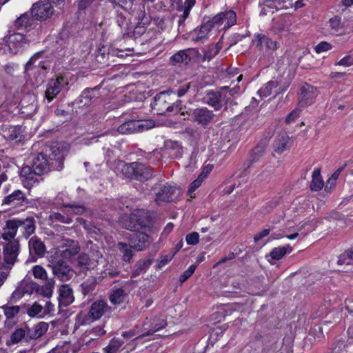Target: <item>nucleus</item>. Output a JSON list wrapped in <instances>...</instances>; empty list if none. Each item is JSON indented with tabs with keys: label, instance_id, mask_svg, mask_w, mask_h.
Returning <instances> with one entry per match:
<instances>
[{
	"label": "nucleus",
	"instance_id": "45",
	"mask_svg": "<svg viewBox=\"0 0 353 353\" xmlns=\"http://www.w3.org/2000/svg\"><path fill=\"white\" fill-rule=\"evenodd\" d=\"M136 19L138 21L137 26L145 27L150 22V17L147 16L145 11V6H142L136 11Z\"/></svg>",
	"mask_w": 353,
	"mask_h": 353
},
{
	"label": "nucleus",
	"instance_id": "16",
	"mask_svg": "<svg viewBox=\"0 0 353 353\" xmlns=\"http://www.w3.org/2000/svg\"><path fill=\"white\" fill-rule=\"evenodd\" d=\"M319 92L316 88L310 84L305 83L300 89L299 105L306 107L314 103Z\"/></svg>",
	"mask_w": 353,
	"mask_h": 353
},
{
	"label": "nucleus",
	"instance_id": "43",
	"mask_svg": "<svg viewBox=\"0 0 353 353\" xmlns=\"http://www.w3.org/2000/svg\"><path fill=\"white\" fill-rule=\"evenodd\" d=\"M352 303V301L350 299L345 301V308L348 311L346 320L350 323L347 332L350 338H353V305Z\"/></svg>",
	"mask_w": 353,
	"mask_h": 353
},
{
	"label": "nucleus",
	"instance_id": "55",
	"mask_svg": "<svg viewBox=\"0 0 353 353\" xmlns=\"http://www.w3.org/2000/svg\"><path fill=\"white\" fill-rule=\"evenodd\" d=\"M196 0H185L184 7L181 8L183 14L179 16L183 19H186L189 15L192 8L194 6Z\"/></svg>",
	"mask_w": 353,
	"mask_h": 353
},
{
	"label": "nucleus",
	"instance_id": "49",
	"mask_svg": "<svg viewBox=\"0 0 353 353\" xmlns=\"http://www.w3.org/2000/svg\"><path fill=\"white\" fill-rule=\"evenodd\" d=\"M80 248L75 241H68L67 248L63 251L64 256L72 257L79 252Z\"/></svg>",
	"mask_w": 353,
	"mask_h": 353
},
{
	"label": "nucleus",
	"instance_id": "31",
	"mask_svg": "<svg viewBox=\"0 0 353 353\" xmlns=\"http://www.w3.org/2000/svg\"><path fill=\"white\" fill-rule=\"evenodd\" d=\"M76 263L77 268H79L81 272L93 269L96 266V262L92 261L88 254L85 253H81L78 256Z\"/></svg>",
	"mask_w": 353,
	"mask_h": 353
},
{
	"label": "nucleus",
	"instance_id": "23",
	"mask_svg": "<svg viewBox=\"0 0 353 353\" xmlns=\"http://www.w3.org/2000/svg\"><path fill=\"white\" fill-rule=\"evenodd\" d=\"M18 225L22 231L23 235L28 238L35 232L36 221L33 216H27L26 219H17Z\"/></svg>",
	"mask_w": 353,
	"mask_h": 353
},
{
	"label": "nucleus",
	"instance_id": "21",
	"mask_svg": "<svg viewBox=\"0 0 353 353\" xmlns=\"http://www.w3.org/2000/svg\"><path fill=\"white\" fill-rule=\"evenodd\" d=\"M152 241L150 236L145 232H135L130 235L129 238V244L133 249L137 251H142L146 247V243Z\"/></svg>",
	"mask_w": 353,
	"mask_h": 353
},
{
	"label": "nucleus",
	"instance_id": "47",
	"mask_svg": "<svg viewBox=\"0 0 353 353\" xmlns=\"http://www.w3.org/2000/svg\"><path fill=\"white\" fill-rule=\"evenodd\" d=\"M265 146L263 144L257 145L252 151L249 161L250 163H254L259 161L263 156Z\"/></svg>",
	"mask_w": 353,
	"mask_h": 353
},
{
	"label": "nucleus",
	"instance_id": "40",
	"mask_svg": "<svg viewBox=\"0 0 353 353\" xmlns=\"http://www.w3.org/2000/svg\"><path fill=\"white\" fill-rule=\"evenodd\" d=\"M312 179L310 185L312 191H319L323 187V181L319 169H316L312 172Z\"/></svg>",
	"mask_w": 353,
	"mask_h": 353
},
{
	"label": "nucleus",
	"instance_id": "39",
	"mask_svg": "<svg viewBox=\"0 0 353 353\" xmlns=\"http://www.w3.org/2000/svg\"><path fill=\"white\" fill-rule=\"evenodd\" d=\"M288 142L289 137L286 134H279L274 141V151L279 154L282 153L287 149Z\"/></svg>",
	"mask_w": 353,
	"mask_h": 353
},
{
	"label": "nucleus",
	"instance_id": "37",
	"mask_svg": "<svg viewBox=\"0 0 353 353\" xmlns=\"http://www.w3.org/2000/svg\"><path fill=\"white\" fill-rule=\"evenodd\" d=\"M117 248L121 254L122 261L125 263H130L134 253L132 252V247L130 245L127 244L124 242H119L117 243Z\"/></svg>",
	"mask_w": 353,
	"mask_h": 353
},
{
	"label": "nucleus",
	"instance_id": "9",
	"mask_svg": "<svg viewBox=\"0 0 353 353\" xmlns=\"http://www.w3.org/2000/svg\"><path fill=\"white\" fill-rule=\"evenodd\" d=\"M152 190L155 195L154 200L157 203H170L173 201L179 190L175 185L160 181L153 185Z\"/></svg>",
	"mask_w": 353,
	"mask_h": 353
},
{
	"label": "nucleus",
	"instance_id": "18",
	"mask_svg": "<svg viewBox=\"0 0 353 353\" xmlns=\"http://www.w3.org/2000/svg\"><path fill=\"white\" fill-rule=\"evenodd\" d=\"M26 39L22 33H14L7 38L6 45L10 53L16 54L24 49Z\"/></svg>",
	"mask_w": 353,
	"mask_h": 353
},
{
	"label": "nucleus",
	"instance_id": "13",
	"mask_svg": "<svg viewBox=\"0 0 353 353\" xmlns=\"http://www.w3.org/2000/svg\"><path fill=\"white\" fill-rule=\"evenodd\" d=\"M48 267L54 276L61 281H68L73 276V270L63 259L52 261Z\"/></svg>",
	"mask_w": 353,
	"mask_h": 353
},
{
	"label": "nucleus",
	"instance_id": "51",
	"mask_svg": "<svg viewBox=\"0 0 353 353\" xmlns=\"http://www.w3.org/2000/svg\"><path fill=\"white\" fill-rule=\"evenodd\" d=\"M219 52V48L217 47V46L215 45H211L207 47V48L205 50L202 61H210Z\"/></svg>",
	"mask_w": 353,
	"mask_h": 353
},
{
	"label": "nucleus",
	"instance_id": "59",
	"mask_svg": "<svg viewBox=\"0 0 353 353\" xmlns=\"http://www.w3.org/2000/svg\"><path fill=\"white\" fill-rule=\"evenodd\" d=\"M329 26L332 30L334 32H338L340 29L342 28L343 26L341 23V19L340 17L335 16L328 21Z\"/></svg>",
	"mask_w": 353,
	"mask_h": 353
},
{
	"label": "nucleus",
	"instance_id": "52",
	"mask_svg": "<svg viewBox=\"0 0 353 353\" xmlns=\"http://www.w3.org/2000/svg\"><path fill=\"white\" fill-rule=\"evenodd\" d=\"M49 219L52 222H59L65 224H70L72 222V219L70 216L61 214L59 212L52 213Z\"/></svg>",
	"mask_w": 353,
	"mask_h": 353
},
{
	"label": "nucleus",
	"instance_id": "58",
	"mask_svg": "<svg viewBox=\"0 0 353 353\" xmlns=\"http://www.w3.org/2000/svg\"><path fill=\"white\" fill-rule=\"evenodd\" d=\"M43 307L41 304L34 302L30 307L27 310V314L30 317H34L39 314L43 310Z\"/></svg>",
	"mask_w": 353,
	"mask_h": 353
},
{
	"label": "nucleus",
	"instance_id": "60",
	"mask_svg": "<svg viewBox=\"0 0 353 353\" xmlns=\"http://www.w3.org/2000/svg\"><path fill=\"white\" fill-rule=\"evenodd\" d=\"M204 181L203 179L201 176H198L196 179L193 181L188 188V194L190 195L192 198L194 197V196L192 195V194L194 192V191L201 186V183Z\"/></svg>",
	"mask_w": 353,
	"mask_h": 353
},
{
	"label": "nucleus",
	"instance_id": "5",
	"mask_svg": "<svg viewBox=\"0 0 353 353\" xmlns=\"http://www.w3.org/2000/svg\"><path fill=\"white\" fill-rule=\"evenodd\" d=\"M42 55V52H39L34 54L26 65V76L34 78L31 79L33 84H38L44 81L46 74L47 73V67L46 66V61H39Z\"/></svg>",
	"mask_w": 353,
	"mask_h": 353
},
{
	"label": "nucleus",
	"instance_id": "1",
	"mask_svg": "<svg viewBox=\"0 0 353 353\" xmlns=\"http://www.w3.org/2000/svg\"><path fill=\"white\" fill-rule=\"evenodd\" d=\"M65 152L57 145L46 150V153L37 154L32 159V169L38 176L50 170H60L63 167Z\"/></svg>",
	"mask_w": 353,
	"mask_h": 353
},
{
	"label": "nucleus",
	"instance_id": "27",
	"mask_svg": "<svg viewBox=\"0 0 353 353\" xmlns=\"http://www.w3.org/2000/svg\"><path fill=\"white\" fill-rule=\"evenodd\" d=\"M48 323L39 322L32 327H26V337L30 339H37L43 336L48 330Z\"/></svg>",
	"mask_w": 353,
	"mask_h": 353
},
{
	"label": "nucleus",
	"instance_id": "64",
	"mask_svg": "<svg viewBox=\"0 0 353 353\" xmlns=\"http://www.w3.org/2000/svg\"><path fill=\"white\" fill-rule=\"evenodd\" d=\"M332 49V45L327 41H321L314 48L315 52L320 54Z\"/></svg>",
	"mask_w": 353,
	"mask_h": 353
},
{
	"label": "nucleus",
	"instance_id": "50",
	"mask_svg": "<svg viewBox=\"0 0 353 353\" xmlns=\"http://www.w3.org/2000/svg\"><path fill=\"white\" fill-rule=\"evenodd\" d=\"M25 336H26V331L21 328L17 329L12 334L10 339L6 342V344L7 345L10 346L13 344L18 343Z\"/></svg>",
	"mask_w": 353,
	"mask_h": 353
},
{
	"label": "nucleus",
	"instance_id": "56",
	"mask_svg": "<svg viewBox=\"0 0 353 353\" xmlns=\"http://www.w3.org/2000/svg\"><path fill=\"white\" fill-rule=\"evenodd\" d=\"M279 222V220L272 221V224L268 226V228L263 230L261 232L257 233L254 236L255 242H258L263 238L267 236L270 232L274 228V224Z\"/></svg>",
	"mask_w": 353,
	"mask_h": 353
},
{
	"label": "nucleus",
	"instance_id": "28",
	"mask_svg": "<svg viewBox=\"0 0 353 353\" xmlns=\"http://www.w3.org/2000/svg\"><path fill=\"white\" fill-rule=\"evenodd\" d=\"M257 41L256 48L260 50H275L278 48L277 43L262 34L255 36Z\"/></svg>",
	"mask_w": 353,
	"mask_h": 353
},
{
	"label": "nucleus",
	"instance_id": "41",
	"mask_svg": "<svg viewBox=\"0 0 353 353\" xmlns=\"http://www.w3.org/2000/svg\"><path fill=\"white\" fill-rule=\"evenodd\" d=\"M292 250L290 245L282 247L274 248L270 253V256L273 260L281 259L287 253H290Z\"/></svg>",
	"mask_w": 353,
	"mask_h": 353
},
{
	"label": "nucleus",
	"instance_id": "44",
	"mask_svg": "<svg viewBox=\"0 0 353 353\" xmlns=\"http://www.w3.org/2000/svg\"><path fill=\"white\" fill-rule=\"evenodd\" d=\"M348 341H345L344 339H337L330 347L329 353H346Z\"/></svg>",
	"mask_w": 353,
	"mask_h": 353
},
{
	"label": "nucleus",
	"instance_id": "42",
	"mask_svg": "<svg viewBox=\"0 0 353 353\" xmlns=\"http://www.w3.org/2000/svg\"><path fill=\"white\" fill-rule=\"evenodd\" d=\"M337 264L346 266L353 265V246L340 254Z\"/></svg>",
	"mask_w": 353,
	"mask_h": 353
},
{
	"label": "nucleus",
	"instance_id": "19",
	"mask_svg": "<svg viewBox=\"0 0 353 353\" xmlns=\"http://www.w3.org/2000/svg\"><path fill=\"white\" fill-rule=\"evenodd\" d=\"M20 179L24 188L30 190L37 185L40 180L38 174L29 165L23 166L20 171Z\"/></svg>",
	"mask_w": 353,
	"mask_h": 353
},
{
	"label": "nucleus",
	"instance_id": "33",
	"mask_svg": "<svg viewBox=\"0 0 353 353\" xmlns=\"http://www.w3.org/2000/svg\"><path fill=\"white\" fill-rule=\"evenodd\" d=\"M189 52H190V49L177 52L170 57V63L173 65H176L177 64L187 65L191 61V57Z\"/></svg>",
	"mask_w": 353,
	"mask_h": 353
},
{
	"label": "nucleus",
	"instance_id": "46",
	"mask_svg": "<svg viewBox=\"0 0 353 353\" xmlns=\"http://www.w3.org/2000/svg\"><path fill=\"white\" fill-rule=\"evenodd\" d=\"M123 343L124 341L121 339L113 338L108 345L103 348V351L105 353H117Z\"/></svg>",
	"mask_w": 353,
	"mask_h": 353
},
{
	"label": "nucleus",
	"instance_id": "35",
	"mask_svg": "<svg viewBox=\"0 0 353 353\" xmlns=\"http://www.w3.org/2000/svg\"><path fill=\"white\" fill-rule=\"evenodd\" d=\"M15 164L10 159H5L0 161V183L8 180V174L10 170L14 169Z\"/></svg>",
	"mask_w": 353,
	"mask_h": 353
},
{
	"label": "nucleus",
	"instance_id": "57",
	"mask_svg": "<svg viewBox=\"0 0 353 353\" xmlns=\"http://www.w3.org/2000/svg\"><path fill=\"white\" fill-rule=\"evenodd\" d=\"M17 219H9L6 222L3 230L10 231L14 234L17 235V230L19 228Z\"/></svg>",
	"mask_w": 353,
	"mask_h": 353
},
{
	"label": "nucleus",
	"instance_id": "11",
	"mask_svg": "<svg viewBox=\"0 0 353 353\" xmlns=\"http://www.w3.org/2000/svg\"><path fill=\"white\" fill-rule=\"evenodd\" d=\"M154 125V122L150 120H130L120 125L117 131L123 134H132L148 130Z\"/></svg>",
	"mask_w": 353,
	"mask_h": 353
},
{
	"label": "nucleus",
	"instance_id": "38",
	"mask_svg": "<svg viewBox=\"0 0 353 353\" xmlns=\"http://www.w3.org/2000/svg\"><path fill=\"white\" fill-rule=\"evenodd\" d=\"M31 288L35 289L36 293L44 297L50 298L53 292V285L48 283L43 285H39L36 283H31Z\"/></svg>",
	"mask_w": 353,
	"mask_h": 353
},
{
	"label": "nucleus",
	"instance_id": "25",
	"mask_svg": "<svg viewBox=\"0 0 353 353\" xmlns=\"http://www.w3.org/2000/svg\"><path fill=\"white\" fill-rule=\"evenodd\" d=\"M212 29V25L208 23L204 18L200 27L194 29L192 40L195 42L203 43L208 39V34Z\"/></svg>",
	"mask_w": 353,
	"mask_h": 353
},
{
	"label": "nucleus",
	"instance_id": "22",
	"mask_svg": "<svg viewBox=\"0 0 353 353\" xmlns=\"http://www.w3.org/2000/svg\"><path fill=\"white\" fill-rule=\"evenodd\" d=\"M99 97L98 87L85 89L81 94L75 100V103L79 106L88 105L95 101Z\"/></svg>",
	"mask_w": 353,
	"mask_h": 353
},
{
	"label": "nucleus",
	"instance_id": "10",
	"mask_svg": "<svg viewBox=\"0 0 353 353\" xmlns=\"http://www.w3.org/2000/svg\"><path fill=\"white\" fill-rule=\"evenodd\" d=\"M152 217L148 210H138L131 214L129 217V224L126 228L131 231H138L141 229L150 228L152 225Z\"/></svg>",
	"mask_w": 353,
	"mask_h": 353
},
{
	"label": "nucleus",
	"instance_id": "20",
	"mask_svg": "<svg viewBox=\"0 0 353 353\" xmlns=\"http://www.w3.org/2000/svg\"><path fill=\"white\" fill-rule=\"evenodd\" d=\"M30 261H36L38 258L43 257L46 252L44 243L37 236L32 237L28 243Z\"/></svg>",
	"mask_w": 353,
	"mask_h": 353
},
{
	"label": "nucleus",
	"instance_id": "54",
	"mask_svg": "<svg viewBox=\"0 0 353 353\" xmlns=\"http://www.w3.org/2000/svg\"><path fill=\"white\" fill-rule=\"evenodd\" d=\"M1 308L3 310L4 314L8 319H12L20 310V307L18 305L8 306L7 305H3Z\"/></svg>",
	"mask_w": 353,
	"mask_h": 353
},
{
	"label": "nucleus",
	"instance_id": "29",
	"mask_svg": "<svg viewBox=\"0 0 353 353\" xmlns=\"http://www.w3.org/2000/svg\"><path fill=\"white\" fill-rule=\"evenodd\" d=\"M59 291V299L61 304L67 306L74 301L72 289L68 285H62Z\"/></svg>",
	"mask_w": 353,
	"mask_h": 353
},
{
	"label": "nucleus",
	"instance_id": "8",
	"mask_svg": "<svg viewBox=\"0 0 353 353\" xmlns=\"http://www.w3.org/2000/svg\"><path fill=\"white\" fill-rule=\"evenodd\" d=\"M20 252V244L19 241L6 242L3 245L2 268L9 272L18 260Z\"/></svg>",
	"mask_w": 353,
	"mask_h": 353
},
{
	"label": "nucleus",
	"instance_id": "3",
	"mask_svg": "<svg viewBox=\"0 0 353 353\" xmlns=\"http://www.w3.org/2000/svg\"><path fill=\"white\" fill-rule=\"evenodd\" d=\"M234 93V90H230L228 86L216 90H208L203 97V102L213 108L215 111L220 110L223 107L227 110L229 100Z\"/></svg>",
	"mask_w": 353,
	"mask_h": 353
},
{
	"label": "nucleus",
	"instance_id": "12",
	"mask_svg": "<svg viewBox=\"0 0 353 353\" xmlns=\"http://www.w3.org/2000/svg\"><path fill=\"white\" fill-rule=\"evenodd\" d=\"M189 115L191 117L192 121L204 128L210 125L215 117L213 111L206 107H201L191 110Z\"/></svg>",
	"mask_w": 353,
	"mask_h": 353
},
{
	"label": "nucleus",
	"instance_id": "15",
	"mask_svg": "<svg viewBox=\"0 0 353 353\" xmlns=\"http://www.w3.org/2000/svg\"><path fill=\"white\" fill-rule=\"evenodd\" d=\"M30 12L35 21H42L50 18L53 14L54 10L49 1L40 0L32 5Z\"/></svg>",
	"mask_w": 353,
	"mask_h": 353
},
{
	"label": "nucleus",
	"instance_id": "14",
	"mask_svg": "<svg viewBox=\"0 0 353 353\" xmlns=\"http://www.w3.org/2000/svg\"><path fill=\"white\" fill-rule=\"evenodd\" d=\"M205 20L212 25V28L215 26L219 27L224 24L223 29L227 30L236 23V13L230 10L219 12L212 19L207 18Z\"/></svg>",
	"mask_w": 353,
	"mask_h": 353
},
{
	"label": "nucleus",
	"instance_id": "36",
	"mask_svg": "<svg viewBox=\"0 0 353 353\" xmlns=\"http://www.w3.org/2000/svg\"><path fill=\"white\" fill-rule=\"evenodd\" d=\"M278 82L276 81H270L263 87L259 90L258 93L261 97H267L272 94H274V97L283 92L276 90Z\"/></svg>",
	"mask_w": 353,
	"mask_h": 353
},
{
	"label": "nucleus",
	"instance_id": "17",
	"mask_svg": "<svg viewBox=\"0 0 353 353\" xmlns=\"http://www.w3.org/2000/svg\"><path fill=\"white\" fill-rule=\"evenodd\" d=\"M65 81L63 77H58L56 79H51L46 85L45 98L48 102H51L61 91Z\"/></svg>",
	"mask_w": 353,
	"mask_h": 353
},
{
	"label": "nucleus",
	"instance_id": "7",
	"mask_svg": "<svg viewBox=\"0 0 353 353\" xmlns=\"http://www.w3.org/2000/svg\"><path fill=\"white\" fill-rule=\"evenodd\" d=\"M122 172L128 177L139 181H148L153 176V170L150 166L138 162L125 164Z\"/></svg>",
	"mask_w": 353,
	"mask_h": 353
},
{
	"label": "nucleus",
	"instance_id": "53",
	"mask_svg": "<svg viewBox=\"0 0 353 353\" xmlns=\"http://www.w3.org/2000/svg\"><path fill=\"white\" fill-rule=\"evenodd\" d=\"M167 325V323L164 320H161L159 323L154 324L152 325L151 328L143 332L141 335L139 336V338H143L148 336H150L155 333L156 332L160 330L161 329L164 328Z\"/></svg>",
	"mask_w": 353,
	"mask_h": 353
},
{
	"label": "nucleus",
	"instance_id": "2",
	"mask_svg": "<svg viewBox=\"0 0 353 353\" xmlns=\"http://www.w3.org/2000/svg\"><path fill=\"white\" fill-rule=\"evenodd\" d=\"M175 92L172 90L161 92L155 95L150 103L152 110L158 115L177 114L182 110V101L175 100Z\"/></svg>",
	"mask_w": 353,
	"mask_h": 353
},
{
	"label": "nucleus",
	"instance_id": "30",
	"mask_svg": "<svg viewBox=\"0 0 353 353\" xmlns=\"http://www.w3.org/2000/svg\"><path fill=\"white\" fill-rule=\"evenodd\" d=\"M165 152L171 159H177L182 156L183 150L176 141H167L165 143Z\"/></svg>",
	"mask_w": 353,
	"mask_h": 353
},
{
	"label": "nucleus",
	"instance_id": "48",
	"mask_svg": "<svg viewBox=\"0 0 353 353\" xmlns=\"http://www.w3.org/2000/svg\"><path fill=\"white\" fill-rule=\"evenodd\" d=\"M97 285V279L92 277L86 279L81 285V292L84 296L93 292Z\"/></svg>",
	"mask_w": 353,
	"mask_h": 353
},
{
	"label": "nucleus",
	"instance_id": "24",
	"mask_svg": "<svg viewBox=\"0 0 353 353\" xmlns=\"http://www.w3.org/2000/svg\"><path fill=\"white\" fill-rule=\"evenodd\" d=\"M35 21L34 17L31 15V12L29 13L27 12L22 14L15 20L14 26L19 30L24 29L27 31H30L36 24Z\"/></svg>",
	"mask_w": 353,
	"mask_h": 353
},
{
	"label": "nucleus",
	"instance_id": "6",
	"mask_svg": "<svg viewBox=\"0 0 353 353\" xmlns=\"http://www.w3.org/2000/svg\"><path fill=\"white\" fill-rule=\"evenodd\" d=\"M30 203V200L23 191L15 190L3 199L0 203V212L20 208L24 210Z\"/></svg>",
	"mask_w": 353,
	"mask_h": 353
},
{
	"label": "nucleus",
	"instance_id": "26",
	"mask_svg": "<svg viewBox=\"0 0 353 353\" xmlns=\"http://www.w3.org/2000/svg\"><path fill=\"white\" fill-rule=\"evenodd\" d=\"M3 136L10 141H20L23 137V130L20 125H3L1 128Z\"/></svg>",
	"mask_w": 353,
	"mask_h": 353
},
{
	"label": "nucleus",
	"instance_id": "61",
	"mask_svg": "<svg viewBox=\"0 0 353 353\" xmlns=\"http://www.w3.org/2000/svg\"><path fill=\"white\" fill-rule=\"evenodd\" d=\"M32 273L35 278L45 279L47 277L46 270L41 265H35L32 268Z\"/></svg>",
	"mask_w": 353,
	"mask_h": 353
},
{
	"label": "nucleus",
	"instance_id": "4",
	"mask_svg": "<svg viewBox=\"0 0 353 353\" xmlns=\"http://www.w3.org/2000/svg\"><path fill=\"white\" fill-rule=\"evenodd\" d=\"M110 312L111 307L105 301L97 300L91 304L88 314L81 312L77 316V323L79 325H89Z\"/></svg>",
	"mask_w": 353,
	"mask_h": 353
},
{
	"label": "nucleus",
	"instance_id": "34",
	"mask_svg": "<svg viewBox=\"0 0 353 353\" xmlns=\"http://www.w3.org/2000/svg\"><path fill=\"white\" fill-rule=\"evenodd\" d=\"M128 296V293L122 288H113L110 290L109 300L113 305H120Z\"/></svg>",
	"mask_w": 353,
	"mask_h": 353
},
{
	"label": "nucleus",
	"instance_id": "63",
	"mask_svg": "<svg viewBox=\"0 0 353 353\" xmlns=\"http://www.w3.org/2000/svg\"><path fill=\"white\" fill-rule=\"evenodd\" d=\"M196 265L194 264L191 265L188 270H186L180 276L179 281L180 283H184L186 281L194 272L196 270Z\"/></svg>",
	"mask_w": 353,
	"mask_h": 353
},
{
	"label": "nucleus",
	"instance_id": "62",
	"mask_svg": "<svg viewBox=\"0 0 353 353\" xmlns=\"http://www.w3.org/2000/svg\"><path fill=\"white\" fill-rule=\"evenodd\" d=\"M65 208H69L72 212L75 214H82L85 211V208L83 205L77 204L75 203H69L65 205Z\"/></svg>",
	"mask_w": 353,
	"mask_h": 353
},
{
	"label": "nucleus",
	"instance_id": "32",
	"mask_svg": "<svg viewBox=\"0 0 353 353\" xmlns=\"http://www.w3.org/2000/svg\"><path fill=\"white\" fill-rule=\"evenodd\" d=\"M152 258L139 260L133 267L131 277L135 278L141 274L145 272L152 265Z\"/></svg>",
	"mask_w": 353,
	"mask_h": 353
}]
</instances>
